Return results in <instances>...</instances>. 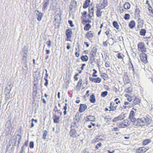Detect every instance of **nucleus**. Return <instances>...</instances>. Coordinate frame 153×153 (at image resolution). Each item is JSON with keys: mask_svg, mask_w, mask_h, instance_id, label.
<instances>
[{"mask_svg": "<svg viewBox=\"0 0 153 153\" xmlns=\"http://www.w3.org/2000/svg\"><path fill=\"white\" fill-rule=\"evenodd\" d=\"M94 5L92 4H91L88 8V14L86 11H83L81 13L82 16V23L83 25L87 23H91V20L92 17L94 16Z\"/></svg>", "mask_w": 153, "mask_h": 153, "instance_id": "1", "label": "nucleus"}, {"mask_svg": "<svg viewBox=\"0 0 153 153\" xmlns=\"http://www.w3.org/2000/svg\"><path fill=\"white\" fill-rule=\"evenodd\" d=\"M152 121V120L151 118L147 116L142 117L141 118H138L136 127L147 126L151 124Z\"/></svg>", "mask_w": 153, "mask_h": 153, "instance_id": "2", "label": "nucleus"}, {"mask_svg": "<svg viewBox=\"0 0 153 153\" xmlns=\"http://www.w3.org/2000/svg\"><path fill=\"white\" fill-rule=\"evenodd\" d=\"M137 110L136 108H133L130 112L128 117L129 120L133 123L134 126L135 127H137V122L138 120V118L136 119L135 117V114L137 112Z\"/></svg>", "mask_w": 153, "mask_h": 153, "instance_id": "3", "label": "nucleus"}, {"mask_svg": "<svg viewBox=\"0 0 153 153\" xmlns=\"http://www.w3.org/2000/svg\"><path fill=\"white\" fill-rule=\"evenodd\" d=\"M71 129L69 132L70 137L72 138H75L78 137L80 135L78 131L76 130L77 127L76 126L71 125Z\"/></svg>", "mask_w": 153, "mask_h": 153, "instance_id": "4", "label": "nucleus"}, {"mask_svg": "<svg viewBox=\"0 0 153 153\" xmlns=\"http://www.w3.org/2000/svg\"><path fill=\"white\" fill-rule=\"evenodd\" d=\"M62 114V112L60 111V110H56L55 111L53 116L54 123H59Z\"/></svg>", "mask_w": 153, "mask_h": 153, "instance_id": "5", "label": "nucleus"}, {"mask_svg": "<svg viewBox=\"0 0 153 153\" xmlns=\"http://www.w3.org/2000/svg\"><path fill=\"white\" fill-rule=\"evenodd\" d=\"M137 50L139 52L146 53L147 51L146 47L142 42H139L137 44Z\"/></svg>", "mask_w": 153, "mask_h": 153, "instance_id": "6", "label": "nucleus"}, {"mask_svg": "<svg viewBox=\"0 0 153 153\" xmlns=\"http://www.w3.org/2000/svg\"><path fill=\"white\" fill-rule=\"evenodd\" d=\"M97 52V49L96 48L93 47L89 53L90 60H94L95 59V57Z\"/></svg>", "mask_w": 153, "mask_h": 153, "instance_id": "7", "label": "nucleus"}, {"mask_svg": "<svg viewBox=\"0 0 153 153\" xmlns=\"http://www.w3.org/2000/svg\"><path fill=\"white\" fill-rule=\"evenodd\" d=\"M95 33L93 31L90 30L87 32L85 34V37L90 40L95 36Z\"/></svg>", "mask_w": 153, "mask_h": 153, "instance_id": "8", "label": "nucleus"}, {"mask_svg": "<svg viewBox=\"0 0 153 153\" xmlns=\"http://www.w3.org/2000/svg\"><path fill=\"white\" fill-rule=\"evenodd\" d=\"M140 59L141 61L144 64L148 63L147 56L145 53H143L140 54Z\"/></svg>", "mask_w": 153, "mask_h": 153, "instance_id": "9", "label": "nucleus"}, {"mask_svg": "<svg viewBox=\"0 0 153 153\" xmlns=\"http://www.w3.org/2000/svg\"><path fill=\"white\" fill-rule=\"evenodd\" d=\"M73 32L71 29H67L65 31V34L67 38L66 39V41H70V39L72 35Z\"/></svg>", "mask_w": 153, "mask_h": 153, "instance_id": "10", "label": "nucleus"}, {"mask_svg": "<svg viewBox=\"0 0 153 153\" xmlns=\"http://www.w3.org/2000/svg\"><path fill=\"white\" fill-rule=\"evenodd\" d=\"M117 105H116V104L114 102H111L110 103V105L109 107V111H115L117 109Z\"/></svg>", "mask_w": 153, "mask_h": 153, "instance_id": "11", "label": "nucleus"}, {"mask_svg": "<svg viewBox=\"0 0 153 153\" xmlns=\"http://www.w3.org/2000/svg\"><path fill=\"white\" fill-rule=\"evenodd\" d=\"M89 79L90 81L96 83H100L102 81V79L100 77L92 78V77H89Z\"/></svg>", "mask_w": 153, "mask_h": 153, "instance_id": "12", "label": "nucleus"}, {"mask_svg": "<svg viewBox=\"0 0 153 153\" xmlns=\"http://www.w3.org/2000/svg\"><path fill=\"white\" fill-rule=\"evenodd\" d=\"M96 8H97V11L96 12V15L97 17H100L102 13L101 10L102 8L101 7L100 5H99L98 4L96 5Z\"/></svg>", "mask_w": 153, "mask_h": 153, "instance_id": "13", "label": "nucleus"}, {"mask_svg": "<svg viewBox=\"0 0 153 153\" xmlns=\"http://www.w3.org/2000/svg\"><path fill=\"white\" fill-rule=\"evenodd\" d=\"M87 108V106L85 104H80L79 109V111L80 113L84 112Z\"/></svg>", "mask_w": 153, "mask_h": 153, "instance_id": "14", "label": "nucleus"}, {"mask_svg": "<svg viewBox=\"0 0 153 153\" xmlns=\"http://www.w3.org/2000/svg\"><path fill=\"white\" fill-rule=\"evenodd\" d=\"M82 83V79L80 78L76 86V88L78 90H80Z\"/></svg>", "mask_w": 153, "mask_h": 153, "instance_id": "15", "label": "nucleus"}, {"mask_svg": "<svg viewBox=\"0 0 153 153\" xmlns=\"http://www.w3.org/2000/svg\"><path fill=\"white\" fill-rule=\"evenodd\" d=\"M147 149L144 147H140L136 150L137 153H144L146 151Z\"/></svg>", "mask_w": 153, "mask_h": 153, "instance_id": "16", "label": "nucleus"}, {"mask_svg": "<svg viewBox=\"0 0 153 153\" xmlns=\"http://www.w3.org/2000/svg\"><path fill=\"white\" fill-rule=\"evenodd\" d=\"M98 4L99 5H100L102 9L104 8L108 5V2L107 0H103V2L102 3L99 4Z\"/></svg>", "mask_w": 153, "mask_h": 153, "instance_id": "17", "label": "nucleus"}, {"mask_svg": "<svg viewBox=\"0 0 153 153\" xmlns=\"http://www.w3.org/2000/svg\"><path fill=\"white\" fill-rule=\"evenodd\" d=\"M84 27V30L85 31H88L89 29L91 28V25L90 24V23L87 24H85Z\"/></svg>", "mask_w": 153, "mask_h": 153, "instance_id": "18", "label": "nucleus"}, {"mask_svg": "<svg viewBox=\"0 0 153 153\" xmlns=\"http://www.w3.org/2000/svg\"><path fill=\"white\" fill-rule=\"evenodd\" d=\"M125 91L128 93V94H131L133 92V88L131 86L126 88L125 89Z\"/></svg>", "mask_w": 153, "mask_h": 153, "instance_id": "19", "label": "nucleus"}, {"mask_svg": "<svg viewBox=\"0 0 153 153\" xmlns=\"http://www.w3.org/2000/svg\"><path fill=\"white\" fill-rule=\"evenodd\" d=\"M90 0H86L83 4V7L84 8H86L88 7L90 2Z\"/></svg>", "mask_w": 153, "mask_h": 153, "instance_id": "20", "label": "nucleus"}, {"mask_svg": "<svg viewBox=\"0 0 153 153\" xmlns=\"http://www.w3.org/2000/svg\"><path fill=\"white\" fill-rule=\"evenodd\" d=\"M89 100L91 103H94L95 102L96 100L94 95L93 94L90 96Z\"/></svg>", "mask_w": 153, "mask_h": 153, "instance_id": "21", "label": "nucleus"}, {"mask_svg": "<svg viewBox=\"0 0 153 153\" xmlns=\"http://www.w3.org/2000/svg\"><path fill=\"white\" fill-rule=\"evenodd\" d=\"M151 140L150 139H146L143 140L142 143V144L143 146L147 145L151 143Z\"/></svg>", "mask_w": 153, "mask_h": 153, "instance_id": "22", "label": "nucleus"}, {"mask_svg": "<svg viewBox=\"0 0 153 153\" xmlns=\"http://www.w3.org/2000/svg\"><path fill=\"white\" fill-rule=\"evenodd\" d=\"M95 119V118L92 115H89V116L87 117L86 118V121H94Z\"/></svg>", "mask_w": 153, "mask_h": 153, "instance_id": "23", "label": "nucleus"}, {"mask_svg": "<svg viewBox=\"0 0 153 153\" xmlns=\"http://www.w3.org/2000/svg\"><path fill=\"white\" fill-rule=\"evenodd\" d=\"M140 99L135 97L133 101V103L134 105L138 104L140 103Z\"/></svg>", "mask_w": 153, "mask_h": 153, "instance_id": "24", "label": "nucleus"}, {"mask_svg": "<svg viewBox=\"0 0 153 153\" xmlns=\"http://www.w3.org/2000/svg\"><path fill=\"white\" fill-rule=\"evenodd\" d=\"M100 76L102 77L104 80H107V79H108L109 78L108 75H107V74L104 73L100 75Z\"/></svg>", "mask_w": 153, "mask_h": 153, "instance_id": "25", "label": "nucleus"}, {"mask_svg": "<svg viewBox=\"0 0 153 153\" xmlns=\"http://www.w3.org/2000/svg\"><path fill=\"white\" fill-rule=\"evenodd\" d=\"M37 11L38 13V14H37V20L39 21H40L41 20L42 18L43 17V15L42 13L39 12V11L37 10Z\"/></svg>", "mask_w": 153, "mask_h": 153, "instance_id": "26", "label": "nucleus"}, {"mask_svg": "<svg viewBox=\"0 0 153 153\" xmlns=\"http://www.w3.org/2000/svg\"><path fill=\"white\" fill-rule=\"evenodd\" d=\"M135 26V23L134 21L131 20L129 24V27L130 28H132Z\"/></svg>", "mask_w": 153, "mask_h": 153, "instance_id": "27", "label": "nucleus"}, {"mask_svg": "<svg viewBox=\"0 0 153 153\" xmlns=\"http://www.w3.org/2000/svg\"><path fill=\"white\" fill-rule=\"evenodd\" d=\"M80 58L83 62H87L88 60V57L86 55L82 56Z\"/></svg>", "mask_w": 153, "mask_h": 153, "instance_id": "28", "label": "nucleus"}, {"mask_svg": "<svg viewBox=\"0 0 153 153\" xmlns=\"http://www.w3.org/2000/svg\"><path fill=\"white\" fill-rule=\"evenodd\" d=\"M123 79L125 83H129L130 80L128 78L127 75H125L124 76Z\"/></svg>", "mask_w": 153, "mask_h": 153, "instance_id": "29", "label": "nucleus"}, {"mask_svg": "<svg viewBox=\"0 0 153 153\" xmlns=\"http://www.w3.org/2000/svg\"><path fill=\"white\" fill-rule=\"evenodd\" d=\"M49 3V2L48 1H47L46 2H44L43 3L42 8L43 11H44V10H45L47 7Z\"/></svg>", "mask_w": 153, "mask_h": 153, "instance_id": "30", "label": "nucleus"}, {"mask_svg": "<svg viewBox=\"0 0 153 153\" xmlns=\"http://www.w3.org/2000/svg\"><path fill=\"white\" fill-rule=\"evenodd\" d=\"M125 97H126L127 100L129 102H131L133 100V97L131 96L128 94H126Z\"/></svg>", "mask_w": 153, "mask_h": 153, "instance_id": "31", "label": "nucleus"}, {"mask_svg": "<svg viewBox=\"0 0 153 153\" xmlns=\"http://www.w3.org/2000/svg\"><path fill=\"white\" fill-rule=\"evenodd\" d=\"M124 7L125 9H129L130 8V4L129 3V2H125L124 4Z\"/></svg>", "mask_w": 153, "mask_h": 153, "instance_id": "32", "label": "nucleus"}, {"mask_svg": "<svg viewBox=\"0 0 153 153\" xmlns=\"http://www.w3.org/2000/svg\"><path fill=\"white\" fill-rule=\"evenodd\" d=\"M123 119V118L122 116L119 115V116L114 118V119H113V121L114 122L117 121H118V120H122Z\"/></svg>", "mask_w": 153, "mask_h": 153, "instance_id": "33", "label": "nucleus"}, {"mask_svg": "<svg viewBox=\"0 0 153 153\" xmlns=\"http://www.w3.org/2000/svg\"><path fill=\"white\" fill-rule=\"evenodd\" d=\"M113 26L117 29H118L119 28V25L117 22L114 21L113 23Z\"/></svg>", "mask_w": 153, "mask_h": 153, "instance_id": "34", "label": "nucleus"}, {"mask_svg": "<svg viewBox=\"0 0 153 153\" xmlns=\"http://www.w3.org/2000/svg\"><path fill=\"white\" fill-rule=\"evenodd\" d=\"M146 33V31L145 29H141L140 32V35L141 36H145Z\"/></svg>", "mask_w": 153, "mask_h": 153, "instance_id": "35", "label": "nucleus"}, {"mask_svg": "<svg viewBox=\"0 0 153 153\" xmlns=\"http://www.w3.org/2000/svg\"><path fill=\"white\" fill-rule=\"evenodd\" d=\"M124 123V128L127 127L128 126H129V121L128 120H124L123 121Z\"/></svg>", "mask_w": 153, "mask_h": 153, "instance_id": "36", "label": "nucleus"}, {"mask_svg": "<svg viewBox=\"0 0 153 153\" xmlns=\"http://www.w3.org/2000/svg\"><path fill=\"white\" fill-rule=\"evenodd\" d=\"M117 56L118 59H123L124 56L123 54H122V53H118L117 54Z\"/></svg>", "mask_w": 153, "mask_h": 153, "instance_id": "37", "label": "nucleus"}, {"mask_svg": "<svg viewBox=\"0 0 153 153\" xmlns=\"http://www.w3.org/2000/svg\"><path fill=\"white\" fill-rule=\"evenodd\" d=\"M27 53H25L23 54L22 56V60L23 61H25V62L27 61Z\"/></svg>", "mask_w": 153, "mask_h": 153, "instance_id": "38", "label": "nucleus"}, {"mask_svg": "<svg viewBox=\"0 0 153 153\" xmlns=\"http://www.w3.org/2000/svg\"><path fill=\"white\" fill-rule=\"evenodd\" d=\"M108 94V92L107 91H105L102 92L101 94V96L102 97H105Z\"/></svg>", "mask_w": 153, "mask_h": 153, "instance_id": "39", "label": "nucleus"}, {"mask_svg": "<svg viewBox=\"0 0 153 153\" xmlns=\"http://www.w3.org/2000/svg\"><path fill=\"white\" fill-rule=\"evenodd\" d=\"M76 1L72 0L71 1V5L72 7H74L76 6Z\"/></svg>", "mask_w": 153, "mask_h": 153, "instance_id": "40", "label": "nucleus"}, {"mask_svg": "<svg viewBox=\"0 0 153 153\" xmlns=\"http://www.w3.org/2000/svg\"><path fill=\"white\" fill-rule=\"evenodd\" d=\"M67 103H65V105L63 107V109L64 110V111L63 112V114L64 115H66V110L67 109Z\"/></svg>", "mask_w": 153, "mask_h": 153, "instance_id": "41", "label": "nucleus"}, {"mask_svg": "<svg viewBox=\"0 0 153 153\" xmlns=\"http://www.w3.org/2000/svg\"><path fill=\"white\" fill-rule=\"evenodd\" d=\"M86 64L85 63H83V64H82V66L81 67V70H78L79 73L81 74L82 72V71L83 70L84 68V66H85Z\"/></svg>", "mask_w": 153, "mask_h": 153, "instance_id": "42", "label": "nucleus"}, {"mask_svg": "<svg viewBox=\"0 0 153 153\" xmlns=\"http://www.w3.org/2000/svg\"><path fill=\"white\" fill-rule=\"evenodd\" d=\"M47 133L48 132L46 130L44 131V133L43 134V139L45 140L46 139Z\"/></svg>", "mask_w": 153, "mask_h": 153, "instance_id": "43", "label": "nucleus"}, {"mask_svg": "<svg viewBox=\"0 0 153 153\" xmlns=\"http://www.w3.org/2000/svg\"><path fill=\"white\" fill-rule=\"evenodd\" d=\"M117 126L118 128H124V125L123 121L122 122L119 123V124H118Z\"/></svg>", "mask_w": 153, "mask_h": 153, "instance_id": "44", "label": "nucleus"}, {"mask_svg": "<svg viewBox=\"0 0 153 153\" xmlns=\"http://www.w3.org/2000/svg\"><path fill=\"white\" fill-rule=\"evenodd\" d=\"M37 89H33V97H34L37 95Z\"/></svg>", "mask_w": 153, "mask_h": 153, "instance_id": "45", "label": "nucleus"}, {"mask_svg": "<svg viewBox=\"0 0 153 153\" xmlns=\"http://www.w3.org/2000/svg\"><path fill=\"white\" fill-rule=\"evenodd\" d=\"M33 121H35V123H37V120L36 119H34L33 118L31 119V124L30 126V128L33 127L34 126V124L33 123Z\"/></svg>", "mask_w": 153, "mask_h": 153, "instance_id": "46", "label": "nucleus"}, {"mask_svg": "<svg viewBox=\"0 0 153 153\" xmlns=\"http://www.w3.org/2000/svg\"><path fill=\"white\" fill-rule=\"evenodd\" d=\"M93 71L94 72L92 74V76L93 77H97V75H96V74L97 73V71L95 69H93Z\"/></svg>", "mask_w": 153, "mask_h": 153, "instance_id": "47", "label": "nucleus"}, {"mask_svg": "<svg viewBox=\"0 0 153 153\" xmlns=\"http://www.w3.org/2000/svg\"><path fill=\"white\" fill-rule=\"evenodd\" d=\"M28 140H27V141H25L22 148H23V149H24V147H27L28 144Z\"/></svg>", "mask_w": 153, "mask_h": 153, "instance_id": "48", "label": "nucleus"}, {"mask_svg": "<svg viewBox=\"0 0 153 153\" xmlns=\"http://www.w3.org/2000/svg\"><path fill=\"white\" fill-rule=\"evenodd\" d=\"M130 16L129 14H125L124 16V19L126 20H128L130 19Z\"/></svg>", "mask_w": 153, "mask_h": 153, "instance_id": "49", "label": "nucleus"}, {"mask_svg": "<svg viewBox=\"0 0 153 153\" xmlns=\"http://www.w3.org/2000/svg\"><path fill=\"white\" fill-rule=\"evenodd\" d=\"M148 10L150 13L153 14V8L150 5L148 6Z\"/></svg>", "mask_w": 153, "mask_h": 153, "instance_id": "50", "label": "nucleus"}, {"mask_svg": "<svg viewBox=\"0 0 153 153\" xmlns=\"http://www.w3.org/2000/svg\"><path fill=\"white\" fill-rule=\"evenodd\" d=\"M51 42L50 39H49L48 41L46 42V44L48 45V48H51Z\"/></svg>", "mask_w": 153, "mask_h": 153, "instance_id": "51", "label": "nucleus"}, {"mask_svg": "<svg viewBox=\"0 0 153 153\" xmlns=\"http://www.w3.org/2000/svg\"><path fill=\"white\" fill-rule=\"evenodd\" d=\"M29 147L30 149H33L34 147V143L33 141H30L29 143Z\"/></svg>", "mask_w": 153, "mask_h": 153, "instance_id": "52", "label": "nucleus"}, {"mask_svg": "<svg viewBox=\"0 0 153 153\" xmlns=\"http://www.w3.org/2000/svg\"><path fill=\"white\" fill-rule=\"evenodd\" d=\"M79 73L78 72V73L76 74H75V75L74 77V80L75 81H77V80H78V78L77 76L79 75Z\"/></svg>", "mask_w": 153, "mask_h": 153, "instance_id": "53", "label": "nucleus"}, {"mask_svg": "<svg viewBox=\"0 0 153 153\" xmlns=\"http://www.w3.org/2000/svg\"><path fill=\"white\" fill-rule=\"evenodd\" d=\"M119 99L118 98H117L114 100V101L115 102L116 104H118L119 103H120V100H118Z\"/></svg>", "mask_w": 153, "mask_h": 153, "instance_id": "54", "label": "nucleus"}, {"mask_svg": "<svg viewBox=\"0 0 153 153\" xmlns=\"http://www.w3.org/2000/svg\"><path fill=\"white\" fill-rule=\"evenodd\" d=\"M45 71H46V73L45 74V76L44 77V79H47L48 78V75L47 72V71L46 70V69H45Z\"/></svg>", "mask_w": 153, "mask_h": 153, "instance_id": "55", "label": "nucleus"}, {"mask_svg": "<svg viewBox=\"0 0 153 153\" xmlns=\"http://www.w3.org/2000/svg\"><path fill=\"white\" fill-rule=\"evenodd\" d=\"M102 145V143H99L97 144L95 148L96 149H98L99 147H101Z\"/></svg>", "mask_w": 153, "mask_h": 153, "instance_id": "56", "label": "nucleus"}, {"mask_svg": "<svg viewBox=\"0 0 153 153\" xmlns=\"http://www.w3.org/2000/svg\"><path fill=\"white\" fill-rule=\"evenodd\" d=\"M68 22L69 23V24L70 26L71 27H74V25H73V22L71 20H69L68 21Z\"/></svg>", "mask_w": 153, "mask_h": 153, "instance_id": "57", "label": "nucleus"}, {"mask_svg": "<svg viewBox=\"0 0 153 153\" xmlns=\"http://www.w3.org/2000/svg\"><path fill=\"white\" fill-rule=\"evenodd\" d=\"M140 12V10L139 8H136L135 10V13L137 14H139Z\"/></svg>", "mask_w": 153, "mask_h": 153, "instance_id": "58", "label": "nucleus"}, {"mask_svg": "<svg viewBox=\"0 0 153 153\" xmlns=\"http://www.w3.org/2000/svg\"><path fill=\"white\" fill-rule=\"evenodd\" d=\"M105 67L106 68H109L110 67V64L108 62H106L105 63Z\"/></svg>", "mask_w": 153, "mask_h": 153, "instance_id": "59", "label": "nucleus"}, {"mask_svg": "<svg viewBox=\"0 0 153 153\" xmlns=\"http://www.w3.org/2000/svg\"><path fill=\"white\" fill-rule=\"evenodd\" d=\"M119 128L118 127H114L113 128V129H112V131H118L119 130Z\"/></svg>", "mask_w": 153, "mask_h": 153, "instance_id": "60", "label": "nucleus"}, {"mask_svg": "<svg viewBox=\"0 0 153 153\" xmlns=\"http://www.w3.org/2000/svg\"><path fill=\"white\" fill-rule=\"evenodd\" d=\"M108 43L107 42V41H106L103 42V45L104 46L106 47L108 45Z\"/></svg>", "mask_w": 153, "mask_h": 153, "instance_id": "61", "label": "nucleus"}, {"mask_svg": "<svg viewBox=\"0 0 153 153\" xmlns=\"http://www.w3.org/2000/svg\"><path fill=\"white\" fill-rule=\"evenodd\" d=\"M110 31V30L109 29L107 30L105 32V34L106 35L108 36V35L109 34Z\"/></svg>", "mask_w": 153, "mask_h": 153, "instance_id": "62", "label": "nucleus"}, {"mask_svg": "<svg viewBox=\"0 0 153 153\" xmlns=\"http://www.w3.org/2000/svg\"><path fill=\"white\" fill-rule=\"evenodd\" d=\"M75 55L76 57H79L80 56V53L79 52H76L75 53Z\"/></svg>", "mask_w": 153, "mask_h": 153, "instance_id": "63", "label": "nucleus"}, {"mask_svg": "<svg viewBox=\"0 0 153 153\" xmlns=\"http://www.w3.org/2000/svg\"><path fill=\"white\" fill-rule=\"evenodd\" d=\"M45 82L44 83V85L45 86H47L48 85V79H45Z\"/></svg>", "mask_w": 153, "mask_h": 153, "instance_id": "64", "label": "nucleus"}]
</instances>
